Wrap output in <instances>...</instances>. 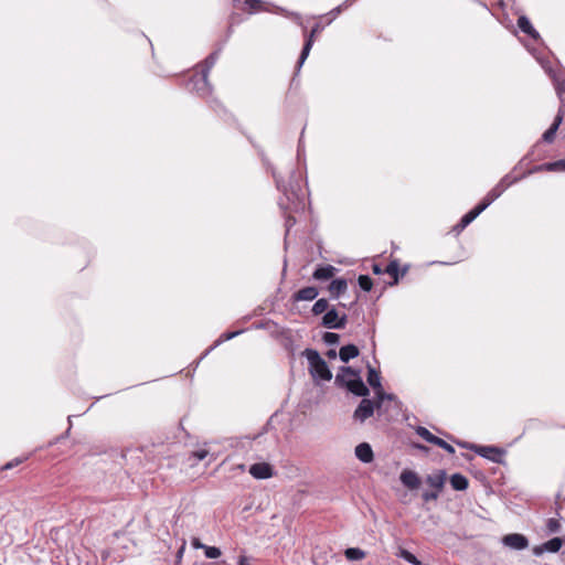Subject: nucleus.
<instances>
[{
  "label": "nucleus",
  "mask_w": 565,
  "mask_h": 565,
  "mask_svg": "<svg viewBox=\"0 0 565 565\" xmlns=\"http://www.w3.org/2000/svg\"><path fill=\"white\" fill-rule=\"evenodd\" d=\"M505 546H509L513 550H524L529 545L527 539L519 533L508 534L502 540Z\"/></svg>",
  "instance_id": "10"
},
{
  "label": "nucleus",
  "mask_w": 565,
  "mask_h": 565,
  "mask_svg": "<svg viewBox=\"0 0 565 565\" xmlns=\"http://www.w3.org/2000/svg\"><path fill=\"white\" fill-rule=\"evenodd\" d=\"M565 162L564 161H558V162H555V163H546L544 164V168L548 171L553 170L556 166L558 164H564Z\"/></svg>",
  "instance_id": "39"
},
{
  "label": "nucleus",
  "mask_w": 565,
  "mask_h": 565,
  "mask_svg": "<svg viewBox=\"0 0 565 565\" xmlns=\"http://www.w3.org/2000/svg\"><path fill=\"white\" fill-rule=\"evenodd\" d=\"M344 555L349 561H360L365 557V552L358 547H349L345 550Z\"/></svg>",
  "instance_id": "24"
},
{
  "label": "nucleus",
  "mask_w": 565,
  "mask_h": 565,
  "mask_svg": "<svg viewBox=\"0 0 565 565\" xmlns=\"http://www.w3.org/2000/svg\"><path fill=\"white\" fill-rule=\"evenodd\" d=\"M546 527L550 533H557L561 530V523L556 519H548L546 523Z\"/></svg>",
  "instance_id": "33"
},
{
  "label": "nucleus",
  "mask_w": 565,
  "mask_h": 565,
  "mask_svg": "<svg viewBox=\"0 0 565 565\" xmlns=\"http://www.w3.org/2000/svg\"><path fill=\"white\" fill-rule=\"evenodd\" d=\"M217 60V53H212L209 55L205 60V71L203 72L202 76L198 79V83L201 84L200 87H198V90L204 93H209V83H207V73L210 68L215 64Z\"/></svg>",
  "instance_id": "11"
},
{
  "label": "nucleus",
  "mask_w": 565,
  "mask_h": 565,
  "mask_svg": "<svg viewBox=\"0 0 565 565\" xmlns=\"http://www.w3.org/2000/svg\"><path fill=\"white\" fill-rule=\"evenodd\" d=\"M236 334H238V332H233V333L224 334L223 337H224L226 340H230V339H232L233 337H235Z\"/></svg>",
  "instance_id": "43"
},
{
  "label": "nucleus",
  "mask_w": 565,
  "mask_h": 565,
  "mask_svg": "<svg viewBox=\"0 0 565 565\" xmlns=\"http://www.w3.org/2000/svg\"><path fill=\"white\" fill-rule=\"evenodd\" d=\"M367 383L375 390V396L377 397V409L379 411L381 409L384 401L393 399V395L386 394L383 391V387L381 385L380 373L372 366H369V370H367Z\"/></svg>",
  "instance_id": "4"
},
{
  "label": "nucleus",
  "mask_w": 565,
  "mask_h": 565,
  "mask_svg": "<svg viewBox=\"0 0 565 565\" xmlns=\"http://www.w3.org/2000/svg\"><path fill=\"white\" fill-rule=\"evenodd\" d=\"M347 315L339 316L338 311L332 308L322 317L321 324L328 329H343L347 326Z\"/></svg>",
  "instance_id": "6"
},
{
  "label": "nucleus",
  "mask_w": 565,
  "mask_h": 565,
  "mask_svg": "<svg viewBox=\"0 0 565 565\" xmlns=\"http://www.w3.org/2000/svg\"><path fill=\"white\" fill-rule=\"evenodd\" d=\"M401 482L409 490H415L420 486L418 475L412 470L405 469L399 476Z\"/></svg>",
  "instance_id": "13"
},
{
  "label": "nucleus",
  "mask_w": 565,
  "mask_h": 565,
  "mask_svg": "<svg viewBox=\"0 0 565 565\" xmlns=\"http://www.w3.org/2000/svg\"><path fill=\"white\" fill-rule=\"evenodd\" d=\"M238 468H239V470H245V466L244 465H239Z\"/></svg>",
  "instance_id": "44"
},
{
  "label": "nucleus",
  "mask_w": 565,
  "mask_h": 565,
  "mask_svg": "<svg viewBox=\"0 0 565 565\" xmlns=\"http://www.w3.org/2000/svg\"><path fill=\"white\" fill-rule=\"evenodd\" d=\"M327 355H328V358H330V359H335V358H337V352H335V350L331 349V350H329V351L327 352Z\"/></svg>",
  "instance_id": "41"
},
{
  "label": "nucleus",
  "mask_w": 565,
  "mask_h": 565,
  "mask_svg": "<svg viewBox=\"0 0 565 565\" xmlns=\"http://www.w3.org/2000/svg\"><path fill=\"white\" fill-rule=\"evenodd\" d=\"M518 26L523 33L527 34L533 40L539 39V32L533 28L532 23L525 15H521L518 19Z\"/></svg>",
  "instance_id": "20"
},
{
  "label": "nucleus",
  "mask_w": 565,
  "mask_h": 565,
  "mask_svg": "<svg viewBox=\"0 0 565 565\" xmlns=\"http://www.w3.org/2000/svg\"><path fill=\"white\" fill-rule=\"evenodd\" d=\"M450 484H451L454 490L463 491V490H466L468 488L469 481H468V479L463 475H461V473H454L450 477Z\"/></svg>",
  "instance_id": "22"
},
{
  "label": "nucleus",
  "mask_w": 565,
  "mask_h": 565,
  "mask_svg": "<svg viewBox=\"0 0 565 565\" xmlns=\"http://www.w3.org/2000/svg\"><path fill=\"white\" fill-rule=\"evenodd\" d=\"M204 554L207 558H217L221 556V550L215 546H206L204 550Z\"/></svg>",
  "instance_id": "32"
},
{
  "label": "nucleus",
  "mask_w": 565,
  "mask_h": 565,
  "mask_svg": "<svg viewBox=\"0 0 565 565\" xmlns=\"http://www.w3.org/2000/svg\"><path fill=\"white\" fill-rule=\"evenodd\" d=\"M19 462H20L19 460H15L14 462H13V461L8 462V463L3 467V469H10V468H12V467L17 466Z\"/></svg>",
  "instance_id": "42"
},
{
  "label": "nucleus",
  "mask_w": 565,
  "mask_h": 565,
  "mask_svg": "<svg viewBox=\"0 0 565 565\" xmlns=\"http://www.w3.org/2000/svg\"><path fill=\"white\" fill-rule=\"evenodd\" d=\"M337 270L332 265L320 266L313 271L312 277L316 280H328L335 275Z\"/></svg>",
  "instance_id": "18"
},
{
  "label": "nucleus",
  "mask_w": 565,
  "mask_h": 565,
  "mask_svg": "<svg viewBox=\"0 0 565 565\" xmlns=\"http://www.w3.org/2000/svg\"><path fill=\"white\" fill-rule=\"evenodd\" d=\"M512 184V181H508V177L503 178L499 184H497L480 202L481 205H484V210L497 200L505 189Z\"/></svg>",
  "instance_id": "9"
},
{
  "label": "nucleus",
  "mask_w": 565,
  "mask_h": 565,
  "mask_svg": "<svg viewBox=\"0 0 565 565\" xmlns=\"http://www.w3.org/2000/svg\"><path fill=\"white\" fill-rule=\"evenodd\" d=\"M426 481L430 487L439 491L443 489L445 483V472L440 471L439 473L430 475L427 477Z\"/></svg>",
  "instance_id": "23"
},
{
  "label": "nucleus",
  "mask_w": 565,
  "mask_h": 565,
  "mask_svg": "<svg viewBox=\"0 0 565 565\" xmlns=\"http://www.w3.org/2000/svg\"><path fill=\"white\" fill-rule=\"evenodd\" d=\"M469 448L475 450L479 456L493 462H500L504 455L503 450L494 446H471Z\"/></svg>",
  "instance_id": "8"
},
{
  "label": "nucleus",
  "mask_w": 565,
  "mask_h": 565,
  "mask_svg": "<svg viewBox=\"0 0 565 565\" xmlns=\"http://www.w3.org/2000/svg\"><path fill=\"white\" fill-rule=\"evenodd\" d=\"M384 271L393 277V279H394L393 284H396L398 281V263H397V260H392L386 266Z\"/></svg>",
  "instance_id": "27"
},
{
  "label": "nucleus",
  "mask_w": 565,
  "mask_h": 565,
  "mask_svg": "<svg viewBox=\"0 0 565 565\" xmlns=\"http://www.w3.org/2000/svg\"><path fill=\"white\" fill-rule=\"evenodd\" d=\"M303 355L309 363V372L313 380L330 381L332 379V373L327 362L320 356L318 351L306 349Z\"/></svg>",
  "instance_id": "2"
},
{
  "label": "nucleus",
  "mask_w": 565,
  "mask_h": 565,
  "mask_svg": "<svg viewBox=\"0 0 565 565\" xmlns=\"http://www.w3.org/2000/svg\"><path fill=\"white\" fill-rule=\"evenodd\" d=\"M399 556L413 565H420V561L407 550H402Z\"/></svg>",
  "instance_id": "29"
},
{
  "label": "nucleus",
  "mask_w": 565,
  "mask_h": 565,
  "mask_svg": "<svg viewBox=\"0 0 565 565\" xmlns=\"http://www.w3.org/2000/svg\"><path fill=\"white\" fill-rule=\"evenodd\" d=\"M372 270H373V273H374L375 275H381V274L385 273V271H384V269H383V268L381 267V265H379V264H374V265L372 266Z\"/></svg>",
  "instance_id": "38"
},
{
  "label": "nucleus",
  "mask_w": 565,
  "mask_h": 565,
  "mask_svg": "<svg viewBox=\"0 0 565 565\" xmlns=\"http://www.w3.org/2000/svg\"><path fill=\"white\" fill-rule=\"evenodd\" d=\"M192 546H193L194 548H202V550H205V547H206L207 545H205V544L201 543V541H200L198 537H194V539L192 540Z\"/></svg>",
  "instance_id": "37"
},
{
  "label": "nucleus",
  "mask_w": 565,
  "mask_h": 565,
  "mask_svg": "<svg viewBox=\"0 0 565 565\" xmlns=\"http://www.w3.org/2000/svg\"><path fill=\"white\" fill-rule=\"evenodd\" d=\"M328 310H329V302L326 298L318 299L311 309V311L315 316H319Z\"/></svg>",
  "instance_id": "26"
},
{
  "label": "nucleus",
  "mask_w": 565,
  "mask_h": 565,
  "mask_svg": "<svg viewBox=\"0 0 565 565\" xmlns=\"http://www.w3.org/2000/svg\"><path fill=\"white\" fill-rule=\"evenodd\" d=\"M435 445H436V446H438V447H440V448H443V449H444V450H446L448 454H451V455H452V454H455V448H454L450 444L446 443V441H445L444 439H441V438H438V440H437V443H436Z\"/></svg>",
  "instance_id": "34"
},
{
  "label": "nucleus",
  "mask_w": 565,
  "mask_h": 565,
  "mask_svg": "<svg viewBox=\"0 0 565 565\" xmlns=\"http://www.w3.org/2000/svg\"><path fill=\"white\" fill-rule=\"evenodd\" d=\"M358 281L362 290L370 291L372 289L373 281L367 275H361Z\"/></svg>",
  "instance_id": "28"
},
{
  "label": "nucleus",
  "mask_w": 565,
  "mask_h": 565,
  "mask_svg": "<svg viewBox=\"0 0 565 565\" xmlns=\"http://www.w3.org/2000/svg\"><path fill=\"white\" fill-rule=\"evenodd\" d=\"M437 498H438V492H428V491H426V492L423 493V499L426 502L436 500Z\"/></svg>",
  "instance_id": "36"
},
{
  "label": "nucleus",
  "mask_w": 565,
  "mask_h": 565,
  "mask_svg": "<svg viewBox=\"0 0 565 565\" xmlns=\"http://www.w3.org/2000/svg\"><path fill=\"white\" fill-rule=\"evenodd\" d=\"M347 289L348 282L344 278L333 279L328 287V291L330 292V296L333 299L339 298L342 294L347 291Z\"/></svg>",
  "instance_id": "16"
},
{
  "label": "nucleus",
  "mask_w": 565,
  "mask_h": 565,
  "mask_svg": "<svg viewBox=\"0 0 565 565\" xmlns=\"http://www.w3.org/2000/svg\"><path fill=\"white\" fill-rule=\"evenodd\" d=\"M556 90H557V95L562 102V105L557 111V115L554 118L552 126L542 136L543 140L548 143L554 141L556 131H557L558 127L561 126L564 115H565V99H564L565 88H562L561 86H558L556 88Z\"/></svg>",
  "instance_id": "3"
},
{
  "label": "nucleus",
  "mask_w": 565,
  "mask_h": 565,
  "mask_svg": "<svg viewBox=\"0 0 565 565\" xmlns=\"http://www.w3.org/2000/svg\"><path fill=\"white\" fill-rule=\"evenodd\" d=\"M249 473L255 479H268L273 476V468L267 462L254 463L249 467Z\"/></svg>",
  "instance_id": "12"
},
{
  "label": "nucleus",
  "mask_w": 565,
  "mask_h": 565,
  "mask_svg": "<svg viewBox=\"0 0 565 565\" xmlns=\"http://www.w3.org/2000/svg\"><path fill=\"white\" fill-rule=\"evenodd\" d=\"M417 448H419V449H425V447H424V446H422V445H417Z\"/></svg>",
  "instance_id": "45"
},
{
  "label": "nucleus",
  "mask_w": 565,
  "mask_h": 565,
  "mask_svg": "<svg viewBox=\"0 0 565 565\" xmlns=\"http://www.w3.org/2000/svg\"><path fill=\"white\" fill-rule=\"evenodd\" d=\"M238 565H249L246 556H241L238 559Z\"/></svg>",
  "instance_id": "40"
},
{
  "label": "nucleus",
  "mask_w": 565,
  "mask_h": 565,
  "mask_svg": "<svg viewBox=\"0 0 565 565\" xmlns=\"http://www.w3.org/2000/svg\"><path fill=\"white\" fill-rule=\"evenodd\" d=\"M244 2L250 12L260 11L263 9V2L260 0H244Z\"/></svg>",
  "instance_id": "30"
},
{
  "label": "nucleus",
  "mask_w": 565,
  "mask_h": 565,
  "mask_svg": "<svg viewBox=\"0 0 565 565\" xmlns=\"http://www.w3.org/2000/svg\"><path fill=\"white\" fill-rule=\"evenodd\" d=\"M209 451L206 449H199L192 452V457L195 458L198 461L205 459Z\"/></svg>",
  "instance_id": "35"
},
{
  "label": "nucleus",
  "mask_w": 565,
  "mask_h": 565,
  "mask_svg": "<svg viewBox=\"0 0 565 565\" xmlns=\"http://www.w3.org/2000/svg\"><path fill=\"white\" fill-rule=\"evenodd\" d=\"M483 211H484V205H481L479 203L477 206H475L471 211H469L467 214H465L462 216V218L460 220V222L457 224L456 227L463 230Z\"/></svg>",
  "instance_id": "17"
},
{
  "label": "nucleus",
  "mask_w": 565,
  "mask_h": 565,
  "mask_svg": "<svg viewBox=\"0 0 565 565\" xmlns=\"http://www.w3.org/2000/svg\"><path fill=\"white\" fill-rule=\"evenodd\" d=\"M335 382L344 385L351 393L356 396H367L370 391L366 385L363 383L362 379L350 366H342L340 372L335 376Z\"/></svg>",
  "instance_id": "1"
},
{
  "label": "nucleus",
  "mask_w": 565,
  "mask_h": 565,
  "mask_svg": "<svg viewBox=\"0 0 565 565\" xmlns=\"http://www.w3.org/2000/svg\"><path fill=\"white\" fill-rule=\"evenodd\" d=\"M354 452H355L356 458L364 463H370L374 459V454H373L372 447L367 443L359 444L355 447Z\"/></svg>",
  "instance_id": "14"
},
{
  "label": "nucleus",
  "mask_w": 565,
  "mask_h": 565,
  "mask_svg": "<svg viewBox=\"0 0 565 565\" xmlns=\"http://www.w3.org/2000/svg\"><path fill=\"white\" fill-rule=\"evenodd\" d=\"M319 295V290L317 287L308 286L305 288H301L297 292L292 295L294 301H311L317 298Z\"/></svg>",
  "instance_id": "15"
},
{
  "label": "nucleus",
  "mask_w": 565,
  "mask_h": 565,
  "mask_svg": "<svg viewBox=\"0 0 565 565\" xmlns=\"http://www.w3.org/2000/svg\"><path fill=\"white\" fill-rule=\"evenodd\" d=\"M324 343L332 345L339 342L340 335L333 332H326L322 337Z\"/></svg>",
  "instance_id": "31"
},
{
  "label": "nucleus",
  "mask_w": 565,
  "mask_h": 565,
  "mask_svg": "<svg viewBox=\"0 0 565 565\" xmlns=\"http://www.w3.org/2000/svg\"><path fill=\"white\" fill-rule=\"evenodd\" d=\"M322 29H323V26L321 24L317 23L311 29V31L308 34H306V41H305L302 51L300 53V56H299V60L297 63V71H299L300 67L302 66V64L305 63V61L308 57L310 50L313 45L316 35L319 34L322 31Z\"/></svg>",
  "instance_id": "7"
},
{
  "label": "nucleus",
  "mask_w": 565,
  "mask_h": 565,
  "mask_svg": "<svg viewBox=\"0 0 565 565\" xmlns=\"http://www.w3.org/2000/svg\"><path fill=\"white\" fill-rule=\"evenodd\" d=\"M416 434L420 436L424 440H426L429 444L435 445L439 437L433 435L427 428L423 426H418L416 428Z\"/></svg>",
  "instance_id": "25"
},
{
  "label": "nucleus",
  "mask_w": 565,
  "mask_h": 565,
  "mask_svg": "<svg viewBox=\"0 0 565 565\" xmlns=\"http://www.w3.org/2000/svg\"><path fill=\"white\" fill-rule=\"evenodd\" d=\"M351 379H352V376L345 375V380H351Z\"/></svg>",
  "instance_id": "46"
},
{
  "label": "nucleus",
  "mask_w": 565,
  "mask_h": 565,
  "mask_svg": "<svg viewBox=\"0 0 565 565\" xmlns=\"http://www.w3.org/2000/svg\"><path fill=\"white\" fill-rule=\"evenodd\" d=\"M375 408H377V399L373 402L372 399L363 398L354 411L353 418L364 423L374 414Z\"/></svg>",
  "instance_id": "5"
},
{
  "label": "nucleus",
  "mask_w": 565,
  "mask_h": 565,
  "mask_svg": "<svg viewBox=\"0 0 565 565\" xmlns=\"http://www.w3.org/2000/svg\"><path fill=\"white\" fill-rule=\"evenodd\" d=\"M359 355V349L354 344L343 345L339 351V358L342 362L347 363L351 359H354Z\"/></svg>",
  "instance_id": "21"
},
{
  "label": "nucleus",
  "mask_w": 565,
  "mask_h": 565,
  "mask_svg": "<svg viewBox=\"0 0 565 565\" xmlns=\"http://www.w3.org/2000/svg\"><path fill=\"white\" fill-rule=\"evenodd\" d=\"M562 545H563L562 539L553 537L550 541L545 542L542 546L535 547L534 553L541 554L543 551L556 553L561 550Z\"/></svg>",
  "instance_id": "19"
}]
</instances>
